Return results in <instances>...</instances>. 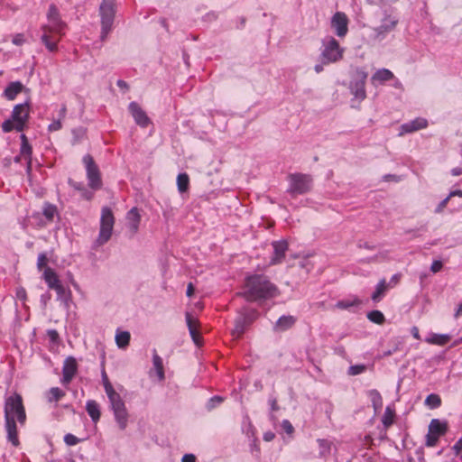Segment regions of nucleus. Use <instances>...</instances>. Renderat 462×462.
I'll return each instance as SVG.
<instances>
[{
	"instance_id": "36",
	"label": "nucleus",
	"mask_w": 462,
	"mask_h": 462,
	"mask_svg": "<svg viewBox=\"0 0 462 462\" xmlns=\"http://www.w3.org/2000/svg\"><path fill=\"white\" fill-rule=\"evenodd\" d=\"M65 396V392L60 389L59 387H52L50 389L48 393V402H53L60 401L62 397Z\"/></svg>"
},
{
	"instance_id": "3",
	"label": "nucleus",
	"mask_w": 462,
	"mask_h": 462,
	"mask_svg": "<svg viewBox=\"0 0 462 462\" xmlns=\"http://www.w3.org/2000/svg\"><path fill=\"white\" fill-rule=\"evenodd\" d=\"M47 21V23L41 26L42 32L41 41L49 51L55 52L67 24L62 21L58 8L53 4L49 6Z\"/></svg>"
},
{
	"instance_id": "18",
	"label": "nucleus",
	"mask_w": 462,
	"mask_h": 462,
	"mask_svg": "<svg viewBox=\"0 0 462 462\" xmlns=\"http://www.w3.org/2000/svg\"><path fill=\"white\" fill-rule=\"evenodd\" d=\"M22 144L20 149V155L15 157V162H20L21 158H23L26 162V171L27 173L30 174L32 171V146L29 144L27 137L25 134L21 135Z\"/></svg>"
},
{
	"instance_id": "10",
	"label": "nucleus",
	"mask_w": 462,
	"mask_h": 462,
	"mask_svg": "<svg viewBox=\"0 0 462 462\" xmlns=\"http://www.w3.org/2000/svg\"><path fill=\"white\" fill-rule=\"evenodd\" d=\"M83 163L86 167L89 188L93 190L100 189L102 187L101 174L97 165L93 160V157L90 154H86L83 157Z\"/></svg>"
},
{
	"instance_id": "2",
	"label": "nucleus",
	"mask_w": 462,
	"mask_h": 462,
	"mask_svg": "<svg viewBox=\"0 0 462 462\" xmlns=\"http://www.w3.org/2000/svg\"><path fill=\"white\" fill-rule=\"evenodd\" d=\"M366 3L372 5L371 21L374 23H378L373 27L374 39L383 40L388 33L395 30L399 18L395 10L385 3L375 5L374 0H366Z\"/></svg>"
},
{
	"instance_id": "42",
	"label": "nucleus",
	"mask_w": 462,
	"mask_h": 462,
	"mask_svg": "<svg viewBox=\"0 0 462 462\" xmlns=\"http://www.w3.org/2000/svg\"><path fill=\"white\" fill-rule=\"evenodd\" d=\"M367 319L375 324H383L384 322V316L380 310H372L367 313Z\"/></svg>"
},
{
	"instance_id": "34",
	"label": "nucleus",
	"mask_w": 462,
	"mask_h": 462,
	"mask_svg": "<svg viewBox=\"0 0 462 462\" xmlns=\"http://www.w3.org/2000/svg\"><path fill=\"white\" fill-rule=\"evenodd\" d=\"M131 335L128 331H120L116 335V343L119 348H125L130 342Z\"/></svg>"
},
{
	"instance_id": "44",
	"label": "nucleus",
	"mask_w": 462,
	"mask_h": 462,
	"mask_svg": "<svg viewBox=\"0 0 462 462\" xmlns=\"http://www.w3.org/2000/svg\"><path fill=\"white\" fill-rule=\"evenodd\" d=\"M17 123L12 118L5 120L2 125V129L5 133L11 132L12 130H16Z\"/></svg>"
},
{
	"instance_id": "52",
	"label": "nucleus",
	"mask_w": 462,
	"mask_h": 462,
	"mask_svg": "<svg viewBox=\"0 0 462 462\" xmlns=\"http://www.w3.org/2000/svg\"><path fill=\"white\" fill-rule=\"evenodd\" d=\"M80 193H81V197L84 199L91 200L93 199V192L88 190L86 187L82 188V191Z\"/></svg>"
},
{
	"instance_id": "4",
	"label": "nucleus",
	"mask_w": 462,
	"mask_h": 462,
	"mask_svg": "<svg viewBox=\"0 0 462 462\" xmlns=\"http://www.w3.org/2000/svg\"><path fill=\"white\" fill-rule=\"evenodd\" d=\"M242 294L247 301H262L277 297L279 289L267 276L254 274L246 278Z\"/></svg>"
},
{
	"instance_id": "56",
	"label": "nucleus",
	"mask_w": 462,
	"mask_h": 462,
	"mask_svg": "<svg viewBox=\"0 0 462 462\" xmlns=\"http://www.w3.org/2000/svg\"><path fill=\"white\" fill-rule=\"evenodd\" d=\"M69 183L72 188H74L75 189H77L80 192L82 191V188H85V186L82 182H76V181L69 180Z\"/></svg>"
},
{
	"instance_id": "33",
	"label": "nucleus",
	"mask_w": 462,
	"mask_h": 462,
	"mask_svg": "<svg viewBox=\"0 0 462 462\" xmlns=\"http://www.w3.org/2000/svg\"><path fill=\"white\" fill-rule=\"evenodd\" d=\"M104 388L108 397L110 404H113L116 402H118L123 400L120 394L115 391L110 382H106V383H104Z\"/></svg>"
},
{
	"instance_id": "50",
	"label": "nucleus",
	"mask_w": 462,
	"mask_h": 462,
	"mask_svg": "<svg viewBox=\"0 0 462 462\" xmlns=\"http://www.w3.org/2000/svg\"><path fill=\"white\" fill-rule=\"evenodd\" d=\"M282 427L288 434H291L293 432V427L288 420H284L282 422Z\"/></svg>"
},
{
	"instance_id": "61",
	"label": "nucleus",
	"mask_w": 462,
	"mask_h": 462,
	"mask_svg": "<svg viewBox=\"0 0 462 462\" xmlns=\"http://www.w3.org/2000/svg\"><path fill=\"white\" fill-rule=\"evenodd\" d=\"M48 335L50 336L52 341H55L59 337L58 332L56 330H49Z\"/></svg>"
},
{
	"instance_id": "27",
	"label": "nucleus",
	"mask_w": 462,
	"mask_h": 462,
	"mask_svg": "<svg viewBox=\"0 0 462 462\" xmlns=\"http://www.w3.org/2000/svg\"><path fill=\"white\" fill-rule=\"evenodd\" d=\"M43 278L48 287L52 290L61 283L57 273L50 267L45 268L43 272Z\"/></svg>"
},
{
	"instance_id": "25",
	"label": "nucleus",
	"mask_w": 462,
	"mask_h": 462,
	"mask_svg": "<svg viewBox=\"0 0 462 462\" xmlns=\"http://www.w3.org/2000/svg\"><path fill=\"white\" fill-rule=\"evenodd\" d=\"M451 339V336L448 334H437L430 333L426 338L425 342L430 345L445 346Z\"/></svg>"
},
{
	"instance_id": "39",
	"label": "nucleus",
	"mask_w": 462,
	"mask_h": 462,
	"mask_svg": "<svg viewBox=\"0 0 462 462\" xmlns=\"http://www.w3.org/2000/svg\"><path fill=\"white\" fill-rule=\"evenodd\" d=\"M394 415V410H393L389 406L386 407L382 418V422L384 425V427L388 428L393 423Z\"/></svg>"
},
{
	"instance_id": "1",
	"label": "nucleus",
	"mask_w": 462,
	"mask_h": 462,
	"mask_svg": "<svg viewBox=\"0 0 462 462\" xmlns=\"http://www.w3.org/2000/svg\"><path fill=\"white\" fill-rule=\"evenodd\" d=\"M4 412L7 440L17 447L20 444L17 424L23 426L27 419L23 398L19 393H14L5 398Z\"/></svg>"
},
{
	"instance_id": "63",
	"label": "nucleus",
	"mask_w": 462,
	"mask_h": 462,
	"mask_svg": "<svg viewBox=\"0 0 462 462\" xmlns=\"http://www.w3.org/2000/svg\"><path fill=\"white\" fill-rule=\"evenodd\" d=\"M324 65H325V64H323V62H322V61H321V63H319V64H316V65L314 66V70H315L317 73H320V72H322V71H323V69H324Z\"/></svg>"
},
{
	"instance_id": "45",
	"label": "nucleus",
	"mask_w": 462,
	"mask_h": 462,
	"mask_svg": "<svg viewBox=\"0 0 462 462\" xmlns=\"http://www.w3.org/2000/svg\"><path fill=\"white\" fill-rule=\"evenodd\" d=\"M64 442L68 446H75L80 442V439L71 433H68L64 436Z\"/></svg>"
},
{
	"instance_id": "35",
	"label": "nucleus",
	"mask_w": 462,
	"mask_h": 462,
	"mask_svg": "<svg viewBox=\"0 0 462 462\" xmlns=\"http://www.w3.org/2000/svg\"><path fill=\"white\" fill-rule=\"evenodd\" d=\"M189 177L187 173H180L177 177V187L180 193H184L189 189Z\"/></svg>"
},
{
	"instance_id": "13",
	"label": "nucleus",
	"mask_w": 462,
	"mask_h": 462,
	"mask_svg": "<svg viewBox=\"0 0 462 462\" xmlns=\"http://www.w3.org/2000/svg\"><path fill=\"white\" fill-rule=\"evenodd\" d=\"M113 411L115 420L120 430H124L127 427L129 414L125 407V402L122 400L118 402L110 404Z\"/></svg>"
},
{
	"instance_id": "14",
	"label": "nucleus",
	"mask_w": 462,
	"mask_h": 462,
	"mask_svg": "<svg viewBox=\"0 0 462 462\" xmlns=\"http://www.w3.org/2000/svg\"><path fill=\"white\" fill-rule=\"evenodd\" d=\"M12 118L17 123L16 131L22 132L29 118V105L27 103L16 105L14 107Z\"/></svg>"
},
{
	"instance_id": "40",
	"label": "nucleus",
	"mask_w": 462,
	"mask_h": 462,
	"mask_svg": "<svg viewBox=\"0 0 462 462\" xmlns=\"http://www.w3.org/2000/svg\"><path fill=\"white\" fill-rule=\"evenodd\" d=\"M42 214L48 221L51 222L53 221L54 216L57 214V208L50 203H45Z\"/></svg>"
},
{
	"instance_id": "46",
	"label": "nucleus",
	"mask_w": 462,
	"mask_h": 462,
	"mask_svg": "<svg viewBox=\"0 0 462 462\" xmlns=\"http://www.w3.org/2000/svg\"><path fill=\"white\" fill-rule=\"evenodd\" d=\"M12 42L16 46H22L26 42V39L23 33H16L12 39Z\"/></svg>"
},
{
	"instance_id": "6",
	"label": "nucleus",
	"mask_w": 462,
	"mask_h": 462,
	"mask_svg": "<svg viewBox=\"0 0 462 462\" xmlns=\"http://www.w3.org/2000/svg\"><path fill=\"white\" fill-rule=\"evenodd\" d=\"M101 18V40L105 41L112 31L116 15V0H102L99 6Z\"/></svg>"
},
{
	"instance_id": "43",
	"label": "nucleus",
	"mask_w": 462,
	"mask_h": 462,
	"mask_svg": "<svg viewBox=\"0 0 462 462\" xmlns=\"http://www.w3.org/2000/svg\"><path fill=\"white\" fill-rule=\"evenodd\" d=\"M367 367L365 365H354L349 366L348 368V374L349 375H357L360 374H363L366 371Z\"/></svg>"
},
{
	"instance_id": "24",
	"label": "nucleus",
	"mask_w": 462,
	"mask_h": 462,
	"mask_svg": "<svg viewBox=\"0 0 462 462\" xmlns=\"http://www.w3.org/2000/svg\"><path fill=\"white\" fill-rule=\"evenodd\" d=\"M394 78L393 73L388 69H380L376 70L371 78V82L374 85L377 83H383L392 80Z\"/></svg>"
},
{
	"instance_id": "5",
	"label": "nucleus",
	"mask_w": 462,
	"mask_h": 462,
	"mask_svg": "<svg viewBox=\"0 0 462 462\" xmlns=\"http://www.w3.org/2000/svg\"><path fill=\"white\" fill-rule=\"evenodd\" d=\"M345 48L333 36H327L321 41L320 60L323 64L337 63L343 60Z\"/></svg>"
},
{
	"instance_id": "51",
	"label": "nucleus",
	"mask_w": 462,
	"mask_h": 462,
	"mask_svg": "<svg viewBox=\"0 0 462 462\" xmlns=\"http://www.w3.org/2000/svg\"><path fill=\"white\" fill-rule=\"evenodd\" d=\"M449 201V198H445L436 208L435 213H441L443 209L447 207L448 203Z\"/></svg>"
},
{
	"instance_id": "12",
	"label": "nucleus",
	"mask_w": 462,
	"mask_h": 462,
	"mask_svg": "<svg viewBox=\"0 0 462 462\" xmlns=\"http://www.w3.org/2000/svg\"><path fill=\"white\" fill-rule=\"evenodd\" d=\"M349 19L343 12H336L330 20V26L338 38H344L348 32Z\"/></svg>"
},
{
	"instance_id": "23",
	"label": "nucleus",
	"mask_w": 462,
	"mask_h": 462,
	"mask_svg": "<svg viewBox=\"0 0 462 462\" xmlns=\"http://www.w3.org/2000/svg\"><path fill=\"white\" fill-rule=\"evenodd\" d=\"M153 372L156 374L157 378L160 382L165 378L164 368L162 357L157 354L156 350H153L152 355V369L150 371V375L152 376Z\"/></svg>"
},
{
	"instance_id": "17",
	"label": "nucleus",
	"mask_w": 462,
	"mask_h": 462,
	"mask_svg": "<svg viewBox=\"0 0 462 462\" xmlns=\"http://www.w3.org/2000/svg\"><path fill=\"white\" fill-rule=\"evenodd\" d=\"M273 248V254L270 259V265H276L281 263L288 250V243L286 240L273 241L272 243Z\"/></svg>"
},
{
	"instance_id": "58",
	"label": "nucleus",
	"mask_w": 462,
	"mask_h": 462,
	"mask_svg": "<svg viewBox=\"0 0 462 462\" xmlns=\"http://www.w3.org/2000/svg\"><path fill=\"white\" fill-rule=\"evenodd\" d=\"M453 197H459V198H462V190L461 189H456V190H452L449 192L448 198H449V199Z\"/></svg>"
},
{
	"instance_id": "8",
	"label": "nucleus",
	"mask_w": 462,
	"mask_h": 462,
	"mask_svg": "<svg viewBox=\"0 0 462 462\" xmlns=\"http://www.w3.org/2000/svg\"><path fill=\"white\" fill-rule=\"evenodd\" d=\"M367 72L363 68H356L352 73L349 82V91L354 98L359 102L366 98L365 83L367 79Z\"/></svg>"
},
{
	"instance_id": "30",
	"label": "nucleus",
	"mask_w": 462,
	"mask_h": 462,
	"mask_svg": "<svg viewBox=\"0 0 462 462\" xmlns=\"http://www.w3.org/2000/svg\"><path fill=\"white\" fill-rule=\"evenodd\" d=\"M23 85L22 83L16 81L12 82L7 86V88L5 89L4 95L5 97L9 99L13 100L15 98V97L22 91Z\"/></svg>"
},
{
	"instance_id": "60",
	"label": "nucleus",
	"mask_w": 462,
	"mask_h": 462,
	"mask_svg": "<svg viewBox=\"0 0 462 462\" xmlns=\"http://www.w3.org/2000/svg\"><path fill=\"white\" fill-rule=\"evenodd\" d=\"M273 439H274V434L271 431H268V432L264 433V435H263V439L265 441H271Z\"/></svg>"
},
{
	"instance_id": "29",
	"label": "nucleus",
	"mask_w": 462,
	"mask_h": 462,
	"mask_svg": "<svg viewBox=\"0 0 462 462\" xmlns=\"http://www.w3.org/2000/svg\"><path fill=\"white\" fill-rule=\"evenodd\" d=\"M57 293V300L64 304L66 308L69 307L70 291L66 289L61 283L54 289Z\"/></svg>"
},
{
	"instance_id": "47",
	"label": "nucleus",
	"mask_w": 462,
	"mask_h": 462,
	"mask_svg": "<svg viewBox=\"0 0 462 462\" xmlns=\"http://www.w3.org/2000/svg\"><path fill=\"white\" fill-rule=\"evenodd\" d=\"M47 261H48V259H47L46 254H44V253L40 254L38 255V259H37V268L39 270H42L43 267L46 266Z\"/></svg>"
},
{
	"instance_id": "28",
	"label": "nucleus",
	"mask_w": 462,
	"mask_h": 462,
	"mask_svg": "<svg viewBox=\"0 0 462 462\" xmlns=\"http://www.w3.org/2000/svg\"><path fill=\"white\" fill-rule=\"evenodd\" d=\"M86 410L93 422L97 423L100 420V406L96 401L88 400L86 403Z\"/></svg>"
},
{
	"instance_id": "64",
	"label": "nucleus",
	"mask_w": 462,
	"mask_h": 462,
	"mask_svg": "<svg viewBox=\"0 0 462 462\" xmlns=\"http://www.w3.org/2000/svg\"><path fill=\"white\" fill-rule=\"evenodd\" d=\"M462 315V302L457 306V309L455 313V318H458Z\"/></svg>"
},
{
	"instance_id": "9",
	"label": "nucleus",
	"mask_w": 462,
	"mask_h": 462,
	"mask_svg": "<svg viewBox=\"0 0 462 462\" xmlns=\"http://www.w3.org/2000/svg\"><path fill=\"white\" fill-rule=\"evenodd\" d=\"M114 225L115 217L112 210L108 207H104L101 210L99 234L96 240L97 245H103L111 238Z\"/></svg>"
},
{
	"instance_id": "22",
	"label": "nucleus",
	"mask_w": 462,
	"mask_h": 462,
	"mask_svg": "<svg viewBox=\"0 0 462 462\" xmlns=\"http://www.w3.org/2000/svg\"><path fill=\"white\" fill-rule=\"evenodd\" d=\"M362 304V300L356 296H349L346 299L338 300L335 308L339 310H346L348 311H354L355 308H358Z\"/></svg>"
},
{
	"instance_id": "54",
	"label": "nucleus",
	"mask_w": 462,
	"mask_h": 462,
	"mask_svg": "<svg viewBox=\"0 0 462 462\" xmlns=\"http://www.w3.org/2000/svg\"><path fill=\"white\" fill-rule=\"evenodd\" d=\"M61 122L60 120H56V121H53L50 125H49V130L53 132V131H58L61 128Z\"/></svg>"
},
{
	"instance_id": "37",
	"label": "nucleus",
	"mask_w": 462,
	"mask_h": 462,
	"mask_svg": "<svg viewBox=\"0 0 462 462\" xmlns=\"http://www.w3.org/2000/svg\"><path fill=\"white\" fill-rule=\"evenodd\" d=\"M318 444L319 447V457H327L330 454L331 450V443L326 439H318Z\"/></svg>"
},
{
	"instance_id": "21",
	"label": "nucleus",
	"mask_w": 462,
	"mask_h": 462,
	"mask_svg": "<svg viewBox=\"0 0 462 462\" xmlns=\"http://www.w3.org/2000/svg\"><path fill=\"white\" fill-rule=\"evenodd\" d=\"M126 220L127 227L129 228L130 232L133 235L135 234L138 231L139 224L141 221V216L136 208H133L128 211L126 215Z\"/></svg>"
},
{
	"instance_id": "26",
	"label": "nucleus",
	"mask_w": 462,
	"mask_h": 462,
	"mask_svg": "<svg viewBox=\"0 0 462 462\" xmlns=\"http://www.w3.org/2000/svg\"><path fill=\"white\" fill-rule=\"evenodd\" d=\"M296 322V319L293 316H282L276 321L274 325V330L276 331H285L291 328Z\"/></svg>"
},
{
	"instance_id": "59",
	"label": "nucleus",
	"mask_w": 462,
	"mask_h": 462,
	"mask_svg": "<svg viewBox=\"0 0 462 462\" xmlns=\"http://www.w3.org/2000/svg\"><path fill=\"white\" fill-rule=\"evenodd\" d=\"M194 290L195 289H194L193 284L191 282H189L187 287V292H186L187 296L191 297L194 293Z\"/></svg>"
},
{
	"instance_id": "20",
	"label": "nucleus",
	"mask_w": 462,
	"mask_h": 462,
	"mask_svg": "<svg viewBox=\"0 0 462 462\" xmlns=\"http://www.w3.org/2000/svg\"><path fill=\"white\" fill-rule=\"evenodd\" d=\"M257 311L253 312L252 318L248 319L247 317H238L235 321V328L232 331V334L236 337H241L245 328L257 318Z\"/></svg>"
},
{
	"instance_id": "31",
	"label": "nucleus",
	"mask_w": 462,
	"mask_h": 462,
	"mask_svg": "<svg viewBox=\"0 0 462 462\" xmlns=\"http://www.w3.org/2000/svg\"><path fill=\"white\" fill-rule=\"evenodd\" d=\"M387 290H388V285H387L385 279L381 280L377 283V285L375 287V291L373 292V294L371 296V299L373 300V301H374V302L380 301L383 299V297L384 296Z\"/></svg>"
},
{
	"instance_id": "16",
	"label": "nucleus",
	"mask_w": 462,
	"mask_h": 462,
	"mask_svg": "<svg viewBox=\"0 0 462 462\" xmlns=\"http://www.w3.org/2000/svg\"><path fill=\"white\" fill-rule=\"evenodd\" d=\"M128 109L139 126L145 128L151 124L150 118L136 102H131L128 106Z\"/></svg>"
},
{
	"instance_id": "15",
	"label": "nucleus",
	"mask_w": 462,
	"mask_h": 462,
	"mask_svg": "<svg viewBox=\"0 0 462 462\" xmlns=\"http://www.w3.org/2000/svg\"><path fill=\"white\" fill-rule=\"evenodd\" d=\"M78 372V364L73 356L65 359L62 367V378L60 380L63 385H68Z\"/></svg>"
},
{
	"instance_id": "41",
	"label": "nucleus",
	"mask_w": 462,
	"mask_h": 462,
	"mask_svg": "<svg viewBox=\"0 0 462 462\" xmlns=\"http://www.w3.org/2000/svg\"><path fill=\"white\" fill-rule=\"evenodd\" d=\"M373 406L375 410L379 409L383 405L382 396L377 390H371L368 393Z\"/></svg>"
},
{
	"instance_id": "11",
	"label": "nucleus",
	"mask_w": 462,
	"mask_h": 462,
	"mask_svg": "<svg viewBox=\"0 0 462 462\" xmlns=\"http://www.w3.org/2000/svg\"><path fill=\"white\" fill-rule=\"evenodd\" d=\"M448 430V424L445 421H440L438 419L431 420L429 425V431L426 436V446L435 447L439 439L445 435Z\"/></svg>"
},
{
	"instance_id": "7",
	"label": "nucleus",
	"mask_w": 462,
	"mask_h": 462,
	"mask_svg": "<svg viewBox=\"0 0 462 462\" xmlns=\"http://www.w3.org/2000/svg\"><path fill=\"white\" fill-rule=\"evenodd\" d=\"M288 193L292 197L310 192L313 186V179L310 175L303 173L290 174Z\"/></svg>"
},
{
	"instance_id": "38",
	"label": "nucleus",
	"mask_w": 462,
	"mask_h": 462,
	"mask_svg": "<svg viewBox=\"0 0 462 462\" xmlns=\"http://www.w3.org/2000/svg\"><path fill=\"white\" fill-rule=\"evenodd\" d=\"M425 404L430 409H436L441 405V399L438 394L430 393L427 396Z\"/></svg>"
},
{
	"instance_id": "53",
	"label": "nucleus",
	"mask_w": 462,
	"mask_h": 462,
	"mask_svg": "<svg viewBox=\"0 0 462 462\" xmlns=\"http://www.w3.org/2000/svg\"><path fill=\"white\" fill-rule=\"evenodd\" d=\"M16 297L21 300H26V291L23 287L17 288L16 290Z\"/></svg>"
},
{
	"instance_id": "49",
	"label": "nucleus",
	"mask_w": 462,
	"mask_h": 462,
	"mask_svg": "<svg viewBox=\"0 0 462 462\" xmlns=\"http://www.w3.org/2000/svg\"><path fill=\"white\" fill-rule=\"evenodd\" d=\"M442 267H443L442 262L436 260V261H433V263H431L430 271L432 273H438L442 269Z\"/></svg>"
},
{
	"instance_id": "55",
	"label": "nucleus",
	"mask_w": 462,
	"mask_h": 462,
	"mask_svg": "<svg viewBox=\"0 0 462 462\" xmlns=\"http://www.w3.org/2000/svg\"><path fill=\"white\" fill-rule=\"evenodd\" d=\"M453 449L456 455H459L462 452V437L453 446Z\"/></svg>"
},
{
	"instance_id": "62",
	"label": "nucleus",
	"mask_w": 462,
	"mask_h": 462,
	"mask_svg": "<svg viewBox=\"0 0 462 462\" xmlns=\"http://www.w3.org/2000/svg\"><path fill=\"white\" fill-rule=\"evenodd\" d=\"M451 174H452L453 176H459V175H461V174H462V169H461V168H459V167L453 168V169L451 170Z\"/></svg>"
},
{
	"instance_id": "19",
	"label": "nucleus",
	"mask_w": 462,
	"mask_h": 462,
	"mask_svg": "<svg viewBox=\"0 0 462 462\" xmlns=\"http://www.w3.org/2000/svg\"><path fill=\"white\" fill-rule=\"evenodd\" d=\"M428 126V121L425 118L418 117L408 123L402 124L400 127L399 135L402 136L405 134L413 133L418 130L424 129Z\"/></svg>"
},
{
	"instance_id": "32",
	"label": "nucleus",
	"mask_w": 462,
	"mask_h": 462,
	"mask_svg": "<svg viewBox=\"0 0 462 462\" xmlns=\"http://www.w3.org/2000/svg\"><path fill=\"white\" fill-rule=\"evenodd\" d=\"M186 322L189 330V334L194 342L199 344V335L196 328L197 319H195L189 312L186 313Z\"/></svg>"
},
{
	"instance_id": "48",
	"label": "nucleus",
	"mask_w": 462,
	"mask_h": 462,
	"mask_svg": "<svg viewBox=\"0 0 462 462\" xmlns=\"http://www.w3.org/2000/svg\"><path fill=\"white\" fill-rule=\"evenodd\" d=\"M223 399L220 396H214L208 401V409L215 408L217 404L221 403Z\"/></svg>"
},
{
	"instance_id": "57",
	"label": "nucleus",
	"mask_w": 462,
	"mask_h": 462,
	"mask_svg": "<svg viewBox=\"0 0 462 462\" xmlns=\"http://www.w3.org/2000/svg\"><path fill=\"white\" fill-rule=\"evenodd\" d=\"M181 462H196V457L193 454H185L181 458Z\"/></svg>"
}]
</instances>
